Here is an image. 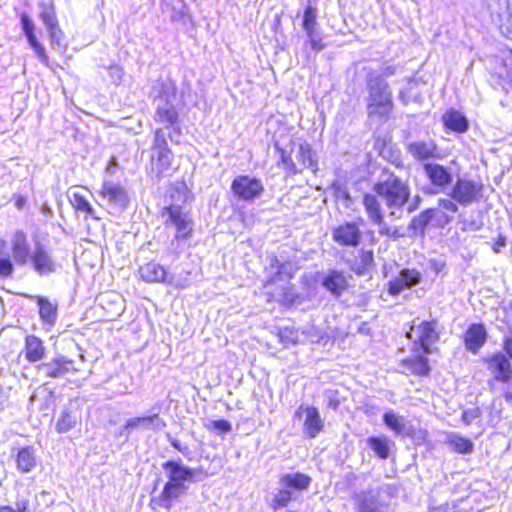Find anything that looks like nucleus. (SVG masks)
<instances>
[{"label":"nucleus","instance_id":"1","mask_svg":"<svg viewBox=\"0 0 512 512\" xmlns=\"http://www.w3.org/2000/svg\"><path fill=\"white\" fill-rule=\"evenodd\" d=\"M10 249L14 263L23 267L30 265L39 276L51 275L60 268V264L53 255L52 248L40 241H35L33 248L28 240L27 233L15 230L11 236Z\"/></svg>","mask_w":512,"mask_h":512},{"label":"nucleus","instance_id":"2","mask_svg":"<svg viewBox=\"0 0 512 512\" xmlns=\"http://www.w3.org/2000/svg\"><path fill=\"white\" fill-rule=\"evenodd\" d=\"M162 468L168 481L155 501L160 507L169 510L172 507V501L185 495L189 489V484L198 481L197 477L202 471L184 465L181 460L167 461L162 464Z\"/></svg>","mask_w":512,"mask_h":512},{"label":"nucleus","instance_id":"3","mask_svg":"<svg viewBox=\"0 0 512 512\" xmlns=\"http://www.w3.org/2000/svg\"><path fill=\"white\" fill-rule=\"evenodd\" d=\"M151 97L156 102L155 121L163 124L166 128H173V131L179 133L178 124L179 114L175 106L177 101V87L170 78H160L156 80L151 88Z\"/></svg>","mask_w":512,"mask_h":512},{"label":"nucleus","instance_id":"4","mask_svg":"<svg viewBox=\"0 0 512 512\" xmlns=\"http://www.w3.org/2000/svg\"><path fill=\"white\" fill-rule=\"evenodd\" d=\"M373 191L384 201L391 217L399 218L402 208L410 197V187L407 182L394 173L382 174L380 180L373 186Z\"/></svg>","mask_w":512,"mask_h":512},{"label":"nucleus","instance_id":"5","mask_svg":"<svg viewBox=\"0 0 512 512\" xmlns=\"http://www.w3.org/2000/svg\"><path fill=\"white\" fill-rule=\"evenodd\" d=\"M367 92L368 117L383 121L387 120L394 108V104L392 91L383 75H377L376 72L368 74Z\"/></svg>","mask_w":512,"mask_h":512},{"label":"nucleus","instance_id":"6","mask_svg":"<svg viewBox=\"0 0 512 512\" xmlns=\"http://www.w3.org/2000/svg\"><path fill=\"white\" fill-rule=\"evenodd\" d=\"M483 184L468 178H457L451 187L449 196L461 206L479 202L482 197Z\"/></svg>","mask_w":512,"mask_h":512},{"label":"nucleus","instance_id":"7","mask_svg":"<svg viewBox=\"0 0 512 512\" xmlns=\"http://www.w3.org/2000/svg\"><path fill=\"white\" fill-rule=\"evenodd\" d=\"M231 190L238 199L251 202L262 195L264 186L255 177L239 175L232 181Z\"/></svg>","mask_w":512,"mask_h":512},{"label":"nucleus","instance_id":"8","mask_svg":"<svg viewBox=\"0 0 512 512\" xmlns=\"http://www.w3.org/2000/svg\"><path fill=\"white\" fill-rule=\"evenodd\" d=\"M424 174L431 184L430 194L444 192L453 182L451 169L437 163H426L423 166Z\"/></svg>","mask_w":512,"mask_h":512},{"label":"nucleus","instance_id":"9","mask_svg":"<svg viewBox=\"0 0 512 512\" xmlns=\"http://www.w3.org/2000/svg\"><path fill=\"white\" fill-rule=\"evenodd\" d=\"M163 215L168 216L166 225L171 223L176 228V240L188 239L193 231V221L189 214L184 212L180 206L171 205L163 209Z\"/></svg>","mask_w":512,"mask_h":512},{"label":"nucleus","instance_id":"10","mask_svg":"<svg viewBox=\"0 0 512 512\" xmlns=\"http://www.w3.org/2000/svg\"><path fill=\"white\" fill-rule=\"evenodd\" d=\"M484 362L494 381L503 384H508L512 381V364L504 353H493L486 357Z\"/></svg>","mask_w":512,"mask_h":512},{"label":"nucleus","instance_id":"11","mask_svg":"<svg viewBox=\"0 0 512 512\" xmlns=\"http://www.w3.org/2000/svg\"><path fill=\"white\" fill-rule=\"evenodd\" d=\"M38 372L43 373L46 377L52 379L62 378L70 372H77L74 366V360L68 359L63 355H59L47 362L40 363L36 366Z\"/></svg>","mask_w":512,"mask_h":512},{"label":"nucleus","instance_id":"12","mask_svg":"<svg viewBox=\"0 0 512 512\" xmlns=\"http://www.w3.org/2000/svg\"><path fill=\"white\" fill-rule=\"evenodd\" d=\"M332 238L340 246L357 247L362 241V232L355 222H345L332 230Z\"/></svg>","mask_w":512,"mask_h":512},{"label":"nucleus","instance_id":"13","mask_svg":"<svg viewBox=\"0 0 512 512\" xmlns=\"http://www.w3.org/2000/svg\"><path fill=\"white\" fill-rule=\"evenodd\" d=\"M100 197L117 210L125 209L129 202L125 188L110 180L103 182Z\"/></svg>","mask_w":512,"mask_h":512},{"label":"nucleus","instance_id":"14","mask_svg":"<svg viewBox=\"0 0 512 512\" xmlns=\"http://www.w3.org/2000/svg\"><path fill=\"white\" fill-rule=\"evenodd\" d=\"M422 280L421 273L416 269H402L397 277L388 282V293L399 295L404 289L418 285Z\"/></svg>","mask_w":512,"mask_h":512},{"label":"nucleus","instance_id":"15","mask_svg":"<svg viewBox=\"0 0 512 512\" xmlns=\"http://www.w3.org/2000/svg\"><path fill=\"white\" fill-rule=\"evenodd\" d=\"M303 29L305 30L311 48L315 51H320L324 48L322 37L317 31V10L312 6H307L303 14Z\"/></svg>","mask_w":512,"mask_h":512},{"label":"nucleus","instance_id":"16","mask_svg":"<svg viewBox=\"0 0 512 512\" xmlns=\"http://www.w3.org/2000/svg\"><path fill=\"white\" fill-rule=\"evenodd\" d=\"M301 411L305 412V420L303 424V430L305 435L310 438H316L324 428V421L321 418L319 411L315 407H299L296 411L295 417H301Z\"/></svg>","mask_w":512,"mask_h":512},{"label":"nucleus","instance_id":"17","mask_svg":"<svg viewBox=\"0 0 512 512\" xmlns=\"http://www.w3.org/2000/svg\"><path fill=\"white\" fill-rule=\"evenodd\" d=\"M140 277L148 283H166L179 286L174 282L173 276L169 275L163 266L155 262H149L139 269Z\"/></svg>","mask_w":512,"mask_h":512},{"label":"nucleus","instance_id":"18","mask_svg":"<svg viewBox=\"0 0 512 512\" xmlns=\"http://www.w3.org/2000/svg\"><path fill=\"white\" fill-rule=\"evenodd\" d=\"M321 285L333 296L340 297L348 288V280L342 271L333 269L323 276Z\"/></svg>","mask_w":512,"mask_h":512},{"label":"nucleus","instance_id":"19","mask_svg":"<svg viewBox=\"0 0 512 512\" xmlns=\"http://www.w3.org/2000/svg\"><path fill=\"white\" fill-rule=\"evenodd\" d=\"M166 427L165 421L158 415L134 417L127 420L124 430H128V434L136 429L160 431Z\"/></svg>","mask_w":512,"mask_h":512},{"label":"nucleus","instance_id":"20","mask_svg":"<svg viewBox=\"0 0 512 512\" xmlns=\"http://www.w3.org/2000/svg\"><path fill=\"white\" fill-rule=\"evenodd\" d=\"M407 152L414 159L424 161L437 157L438 148L432 139L418 140L407 145Z\"/></svg>","mask_w":512,"mask_h":512},{"label":"nucleus","instance_id":"21","mask_svg":"<svg viewBox=\"0 0 512 512\" xmlns=\"http://www.w3.org/2000/svg\"><path fill=\"white\" fill-rule=\"evenodd\" d=\"M487 332L483 324H472L464 335L465 348L469 352L476 354L485 344Z\"/></svg>","mask_w":512,"mask_h":512},{"label":"nucleus","instance_id":"22","mask_svg":"<svg viewBox=\"0 0 512 512\" xmlns=\"http://www.w3.org/2000/svg\"><path fill=\"white\" fill-rule=\"evenodd\" d=\"M436 328L437 322L432 320L423 321L415 330L419 338L421 348L425 354L431 353L430 346L439 339V334Z\"/></svg>","mask_w":512,"mask_h":512},{"label":"nucleus","instance_id":"23","mask_svg":"<svg viewBox=\"0 0 512 512\" xmlns=\"http://www.w3.org/2000/svg\"><path fill=\"white\" fill-rule=\"evenodd\" d=\"M22 353H24L29 363H37L45 358L46 347L43 341L36 335H27Z\"/></svg>","mask_w":512,"mask_h":512},{"label":"nucleus","instance_id":"24","mask_svg":"<svg viewBox=\"0 0 512 512\" xmlns=\"http://www.w3.org/2000/svg\"><path fill=\"white\" fill-rule=\"evenodd\" d=\"M311 482V478L302 473H286L279 480L280 487H286L293 491L306 490Z\"/></svg>","mask_w":512,"mask_h":512},{"label":"nucleus","instance_id":"25","mask_svg":"<svg viewBox=\"0 0 512 512\" xmlns=\"http://www.w3.org/2000/svg\"><path fill=\"white\" fill-rule=\"evenodd\" d=\"M445 444L448 448L458 454H471L474 450V443L455 432H450L445 437Z\"/></svg>","mask_w":512,"mask_h":512},{"label":"nucleus","instance_id":"26","mask_svg":"<svg viewBox=\"0 0 512 512\" xmlns=\"http://www.w3.org/2000/svg\"><path fill=\"white\" fill-rule=\"evenodd\" d=\"M383 422L396 435L406 436L410 434V428L405 417L396 414L393 410L383 415Z\"/></svg>","mask_w":512,"mask_h":512},{"label":"nucleus","instance_id":"27","mask_svg":"<svg viewBox=\"0 0 512 512\" xmlns=\"http://www.w3.org/2000/svg\"><path fill=\"white\" fill-rule=\"evenodd\" d=\"M296 159L302 169H311L314 173L317 170V162L311 145L307 142H300L297 146Z\"/></svg>","mask_w":512,"mask_h":512},{"label":"nucleus","instance_id":"28","mask_svg":"<svg viewBox=\"0 0 512 512\" xmlns=\"http://www.w3.org/2000/svg\"><path fill=\"white\" fill-rule=\"evenodd\" d=\"M374 263V255L371 250H362L351 264V270L358 276L369 274Z\"/></svg>","mask_w":512,"mask_h":512},{"label":"nucleus","instance_id":"29","mask_svg":"<svg viewBox=\"0 0 512 512\" xmlns=\"http://www.w3.org/2000/svg\"><path fill=\"white\" fill-rule=\"evenodd\" d=\"M17 469L22 473H29L36 466V456L33 447L27 446L21 448L16 456Z\"/></svg>","mask_w":512,"mask_h":512},{"label":"nucleus","instance_id":"30","mask_svg":"<svg viewBox=\"0 0 512 512\" xmlns=\"http://www.w3.org/2000/svg\"><path fill=\"white\" fill-rule=\"evenodd\" d=\"M39 316L42 322L54 326L57 321V304L52 303L45 297L38 298Z\"/></svg>","mask_w":512,"mask_h":512},{"label":"nucleus","instance_id":"31","mask_svg":"<svg viewBox=\"0 0 512 512\" xmlns=\"http://www.w3.org/2000/svg\"><path fill=\"white\" fill-rule=\"evenodd\" d=\"M442 119L444 125L455 132L463 133L468 129L466 117L456 110L446 112Z\"/></svg>","mask_w":512,"mask_h":512},{"label":"nucleus","instance_id":"32","mask_svg":"<svg viewBox=\"0 0 512 512\" xmlns=\"http://www.w3.org/2000/svg\"><path fill=\"white\" fill-rule=\"evenodd\" d=\"M367 445L380 459H387L390 454L391 447L394 446V442L388 437H369L367 439Z\"/></svg>","mask_w":512,"mask_h":512},{"label":"nucleus","instance_id":"33","mask_svg":"<svg viewBox=\"0 0 512 512\" xmlns=\"http://www.w3.org/2000/svg\"><path fill=\"white\" fill-rule=\"evenodd\" d=\"M377 194H365L363 197V205L365 208V211L367 213V216L371 222L373 221H379L381 222V217L383 215V210L381 207V203L377 198Z\"/></svg>","mask_w":512,"mask_h":512},{"label":"nucleus","instance_id":"34","mask_svg":"<svg viewBox=\"0 0 512 512\" xmlns=\"http://www.w3.org/2000/svg\"><path fill=\"white\" fill-rule=\"evenodd\" d=\"M69 201L76 211L85 213L86 215L97 219L94 208L83 193L79 191L71 192L69 194Z\"/></svg>","mask_w":512,"mask_h":512},{"label":"nucleus","instance_id":"35","mask_svg":"<svg viewBox=\"0 0 512 512\" xmlns=\"http://www.w3.org/2000/svg\"><path fill=\"white\" fill-rule=\"evenodd\" d=\"M296 143L290 141L288 148H281L278 143H275V149L278 151L280 155L281 163L284 165V168L291 174H296L300 172L298 166L294 163L292 159V153Z\"/></svg>","mask_w":512,"mask_h":512},{"label":"nucleus","instance_id":"36","mask_svg":"<svg viewBox=\"0 0 512 512\" xmlns=\"http://www.w3.org/2000/svg\"><path fill=\"white\" fill-rule=\"evenodd\" d=\"M436 211L437 208H430L422 211L411 220L409 229L413 230L415 233H423L425 228L434 218Z\"/></svg>","mask_w":512,"mask_h":512},{"label":"nucleus","instance_id":"37","mask_svg":"<svg viewBox=\"0 0 512 512\" xmlns=\"http://www.w3.org/2000/svg\"><path fill=\"white\" fill-rule=\"evenodd\" d=\"M39 8H40L39 18L42 20L46 29L58 24L55 6H54L53 2H41L39 4Z\"/></svg>","mask_w":512,"mask_h":512},{"label":"nucleus","instance_id":"38","mask_svg":"<svg viewBox=\"0 0 512 512\" xmlns=\"http://www.w3.org/2000/svg\"><path fill=\"white\" fill-rule=\"evenodd\" d=\"M419 81L416 79H410L407 83L406 88L402 89L399 93V99L404 104L407 105L411 101H418L421 94L418 90Z\"/></svg>","mask_w":512,"mask_h":512},{"label":"nucleus","instance_id":"39","mask_svg":"<svg viewBox=\"0 0 512 512\" xmlns=\"http://www.w3.org/2000/svg\"><path fill=\"white\" fill-rule=\"evenodd\" d=\"M412 373L419 376H426L430 371L428 359L425 356H416L405 361Z\"/></svg>","mask_w":512,"mask_h":512},{"label":"nucleus","instance_id":"40","mask_svg":"<svg viewBox=\"0 0 512 512\" xmlns=\"http://www.w3.org/2000/svg\"><path fill=\"white\" fill-rule=\"evenodd\" d=\"M77 417L68 410H63L56 422L55 429L58 433H66L75 427Z\"/></svg>","mask_w":512,"mask_h":512},{"label":"nucleus","instance_id":"41","mask_svg":"<svg viewBox=\"0 0 512 512\" xmlns=\"http://www.w3.org/2000/svg\"><path fill=\"white\" fill-rule=\"evenodd\" d=\"M438 208L444 211V222L449 223L453 219V214L458 212V203L450 198H439Z\"/></svg>","mask_w":512,"mask_h":512},{"label":"nucleus","instance_id":"42","mask_svg":"<svg viewBox=\"0 0 512 512\" xmlns=\"http://www.w3.org/2000/svg\"><path fill=\"white\" fill-rule=\"evenodd\" d=\"M358 512H386L372 491H367Z\"/></svg>","mask_w":512,"mask_h":512},{"label":"nucleus","instance_id":"43","mask_svg":"<svg viewBox=\"0 0 512 512\" xmlns=\"http://www.w3.org/2000/svg\"><path fill=\"white\" fill-rule=\"evenodd\" d=\"M294 496L295 494L293 491L286 487H280L279 491L273 497V508L279 509L286 507Z\"/></svg>","mask_w":512,"mask_h":512},{"label":"nucleus","instance_id":"44","mask_svg":"<svg viewBox=\"0 0 512 512\" xmlns=\"http://www.w3.org/2000/svg\"><path fill=\"white\" fill-rule=\"evenodd\" d=\"M153 158L156 159V165L159 167V171L163 172L170 168L173 159V153L170 149L156 151L153 153Z\"/></svg>","mask_w":512,"mask_h":512},{"label":"nucleus","instance_id":"45","mask_svg":"<svg viewBox=\"0 0 512 512\" xmlns=\"http://www.w3.org/2000/svg\"><path fill=\"white\" fill-rule=\"evenodd\" d=\"M279 337L281 339V342L284 343L285 345H294L303 341V339L300 338L299 329L294 328L285 327L281 329L279 332Z\"/></svg>","mask_w":512,"mask_h":512},{"label":"nucleus","instance_id":"46","mask_svg":"<svg viewBox=\"0 0 512 512\" xmlns=\"http://www.w3.org/2000/svg\"><path fill=\"white\" fill-rule=\"evenodd\" d=\"M499 28L503 35L512 39V9L508 6L507 11L500 15Z\"/></svg>","mask_w":512,"mask_h":512},{"label":"nucleus","instance_id":"47","mask_svg":"<svg viewBox=\"0 0 512 512\" xmlns=\"http://www.w3.org/2000/svg\"><path fill=\"white\" fill-rule=\"evenodd\" d=\"M290 267L289 264L282 263L277 257L271 258L270 261V270L271 272L274 271L275 275L279 280H283L285 277L290 278L291 274L288 271V268Z\"/></svg>","mask_w":512,"mask_h":512},{"label":"nucleus","instance_id":"48","mask_svg":"<svg viewBox=\"0 0 512 512\" xmlns=\"http://www.w3.org/2000/svg\"><path fill=\"white\" fill-rule=\"evenodd\" d=\"M47 31L49 34V38H50L52 47L56 46L58 48H62L65 46L64 33H63L62 29L59 27V24H56L55 26H51V27L47 28Z\"/></svg>","mask_w":512,"mask_h":512},{"label":"nucleus","instance_id":"49","mask_svg":"<svg viewBox=\"0 0 512 512\" xmlns=\"http://www.w3.org/2000/svg\"><path fill=\"white\" fill-rule=\"evenodd\" d=\"M372 223L378 225V233L382 236H387L393 239H397L402 236L398 228L391 227L384 221V216L381 217V222L373 221Z\"/></svg>","mask_w":512,"mask_h":512},{"label":"nucleus","instance_id":"50","mask_svg":"<svg viewBox=\"0 0 512 512\" xmlns=\"http://www.w3.org/2000/svg\"><path fill=\"white\" fill-rule=\"evenodd\" d=\"M14 260H11L8 255H3L0 250V277L9 278L14 272Z\"/></svg>","mask_w":512,"mask_h":512},{"label":"nucleus","instance_id":"51","mask_svg":"<svg viewBox=\"0 0 512 512\" xmlns=\"http://www.w3.org/2000/svg\"><path fill=\"white\" fill-rule=\"evenodd\" d=\"M30 47L33 49L39 61L45 66L49 65V57L46 54L45 47L38 41L37 38L28 41Z\"/></svg>","mask_w":512,"mask_h":512},{"label":"nucleus","instance_id":"52","mask_svg":"<svg viewBox=\"0 0 512 512\" xmlns=\"http://www.w3.org/2000/svg\"><path fill=\"white\" fill-rule=\"evenodd\" d=\"M20 20H21L22 30L24 32V35H25L27 41L37 38L34 33L35 25H34L32 19L30 18V16L23 13L20 17Z\"/></svg>","mask_w":512,"mask_h":512},{"label":"nucleus","instance_id":"53","mask_svg":"<svg viewBox=\"0 0 512 512\" xmlns=\"http://www.w3.org/2000/svg\"><path fill=\"white\" fill-rule=\"evenodd\" d=\"M168 143L166 140L165 132L162 128H159L155 131L154 140H153V150L162 151L168 150Z\"/></svg>","mask_w":512,"mask_h":512},{"label":"nucleus","instance_id":"54","mask_svg":"<svg viewBox=\"0 0 512 512\" xmlns=\"http://www.w3.org/2000/svg\"><path fill=\"white\" fill-rule=\"evenodd\" d=\"M209 428H212L213 430H216L220 433H228L232 430L230 422L224 419L212 421L211 426H209Z\"/></svg>","mask_w":512,"mask_h":512},{"label":"nucleus","instance_id":"55","mask_svg":"<svg viewBox=\"0 0 512 512\" xmlns=\"http://www.w3.org/2000/svg\"><path fill=\"white\" fill-rule=\"evenodd\" d=\"M109 76L114 84H119L124 76L123 69L118 65L109 67Z\"/></svg>","mask_w":512,"mask_h":512},{"label":"nucleus","instance_id":"56","mask_svg":"<svg viewBox=\"0 0 512 512\" xmlns=\"http://www.w3.org/2000/svg\"><path fill=\"white\" fill-rule=\"evenodd\" d=\"M168 440L171 444V446L173 448H175L176 450H178L180 453H182L185 457H187L188 459H190V454H191V451L189 449V446L188 445H182L180 443L179 440L175 439V438H172L170 436H168Z\"/></svg>","mask_w":512,"mask_h":512},{"label":"nucleus","instance_id":"57","mask_svg":"<svg viewBox=\"0 0 512 512\" xmlns=\"http://www.w3.org/2000/svg\"><path fill=\"white\" fill-rule=\"evenodd\" d=\"M479 416L480 412L478 409H468L463 412L462 419L467 425H470Z\"/></svg>","mask_w":512,"mask_h":512},{"label":"nucleus","instance_id":"58","mask_svg":"<svg viewBox=\"0 0 512 512\" xmlns=\"http://www.w3.org/2000/svg\"><path fill=\"white\" fill-rule=\"evenodd\" d=\"M422 202V198L419 195H415L414 197L408 199V202L405 204L407 205V212L412 213L415 210H417Z\"/></svg>","mask_w":512,"mask_h":512},{"label":"nucleus","instance_id":"59","mask_svg":"<svg viewBox=\"0 0 512 512\" xmlns=\"http://www.w3.org/2000/svg\"><path fill=\"white\" fill-rule=\"evenodd\" d=\"M29 500L25 497L17 498L15 502V512H29Z\"/></svg>","mask_w":512,"mask_h":512},{"label":"nucleus","instance_id":"60","mask_svg":"<svg viewBox=\"0 0 512 512\" xmlns=\"http://www.w3.org/2000/svg\"><path fill=\"white\" fill-rule=\"evenodd\" d=\"M502 348H503V351L505 352L504 354L511 361L512 360V336H505L503 338Z\"/></svg>","mask_w":512,"mask_h":512},{"label":"nucleus","instance_id":"61","mask_svg":"<svg viewBox=\"0 0 512 512\" xmlns=\"http://www.w3.org/2000/svg\"><path fill=\"white\" fill-rule=\"evenodd\" d=\"M506 246V237L499 234L494 242L492 249L495 253H500L502 248Z\"/></svg>","mask_w":512,"mask_h":512},{"label":"nucleus","instance_id":"62","mask_svg":"<svg viewBox=\"0 0 512 512\" xmlns=\"http://www.w3.org/2000/svg\"><path fill=\"white\" fill-rule=\"evenodd\" d=\"M396 73V67L395 66H388L383 69L381 73H376L377 75H383V78L386 80V78L393 76Z\"/></svg>","mask_w":512,"mask_h":512},{"label":"nucleus","instance_id":"63","mask_svg":"<svg viewBox=\"0 0 512 512\" xmlns=\"http://www.w3.org/2000/svg\"><path fill=\"white\" fill-rule=\"evenodd\" d=\"M25 203H26V199L23 196H18L16 201H15V206L18 209H22L23 206L25 205Z\"/></svg>","mask_w":512,"mask_h":512},{"label":"nucleus","instance_id":"64","mask_svg":"<svg viewBox=\"0 0 512 512\" xmlns=\"http://www.w3.org/2000/svg\"><path fill=\"white\" fill-rule=\"evenodd\" d=\"M0 512H15V510L9 505H2L0 506Z\"/></svg>","mask_w":512,"mask_h":512}]
</instances>
